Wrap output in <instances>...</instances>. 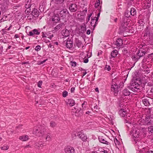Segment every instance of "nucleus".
Here are the masks:
<instances>
[{"mask_svg":"<svg viewBox=\"0 0 153 153\" xmlns=\"http://www.w3.org/2000/svg\"><path fill=\"white\" fill-rule=\"evenodd\" d=\"M146 110V116L145 119L143 120V124L147 126L153 125V109L152 108H147Z\"/></svg>","mask_w":153,"mask_h":153,"instance_id":"f257e3e1","label":"nucleus"},{"mask_svg":"<svg viewBox=\"0 0 153 153\" xmlns=\"http://www.w3.org/2000/svg\"><path fill=\"white\" fill-rule=\"evenodd\" d=\"M46 130L44 126L39 125L33 128V134L37 137H42L45 135Z\"/></svg>","mask_w":153,"mask_h":153,"instance_id":"f03ea898","label":"nucleus"},{"mask_svg":"<svg viewBox=\"0 0 153 153\" xmlns=\"http://www.w3.org/2000/svg\"><path fill=\"white\" fill-rule=\"evenodd\" d=\"M141 82L139 79H136L134 80H132L130 83L131 86V90L134 92L137 91L138 90L142 88L140 85Z\"/></svg>","mask_w":153,"mask_h":153,"instance_id":"7ed1b4c3","label":"nucleus"},{"mask_svg":"<svg viewBox=\"0 0 153 153\" xmlns=\"http://www.w3.org/2000/svg\"><path fill=\"white\" fill-rule=\"evenodd\" d=\"M140 131L139 129L134 126L132 130L131 131V134H132L133 137L136 138H139L140 136Z\"/></svg>","mask_w":153,"mask_h":153,"instance_id":"20e7f679","label":"nucleus"},{"mask_svg":"<svg viewBox=\"0 0 153 153\" xmlns=\"http://www.w3.org/2000/svg\"><path fill=\"white\" fill-rule=\"evenodd\" d=\"M68 13L69 12L68 10L66 9H65L59 12L58 14L60 17H62V19H64L65 18L66 16L68 15Z\"/></svg>","mask_w":153,"mask_h":153,"instance_id":"39448f33","label":"nucleus"},{"mask_svg":"<svg viewBox=\"0 0 153 153\" xmlns=\"http://www.w3.org/2000/svg\"><path fill=\"white\" fill-rule=\"evenodd\" d=\"M64 151L65 153H74L75 152L74 148L70 146L65 147Z\"/></svg>","mask_w":153,"mask_h":153,"instance_id":"423d86ee","label":"nucleus"},{"mask_svg":"<svg viewBox=\"0 0 153 153\" xmlns=\"http://www.w3.org/2000/svg\"><path fill=\"white\" fill-rule=\"evenodd\" d=\"M77 136L83 141H85L87 139V136L85 135L82 131L77 133Z\"/></svg>","mask_w":153,"mask_h":153,"instance_id":"0eeeda50","label":"nucleus"},{"mask_svg":"<svg viewBox=\"0 0 153 153\" xmlns=\"http://www.w3.org/2000/svg\"><path fill=\"white\" fill-rule=\"evenodd\" d=\"M111 90L114 92L115 94H117L118 92V86L115 84H113L111 86Z\"/></svg>","mask_w":153,"mask_h":153,"instance_id":"6e6552de","label":"nucleus"},{"mask_svg":"<svg viewBox=\"0 0 153 153\" xmlns=\"http://www.w3.org/2000/svg\"><path fill=\"white\" fill-rule=\"evenodd\" d=\"M99 141L103 144L105 145L110 146V143L108 141L105 140L102 137H99L98 138Z\"/></svg>","mask_w":153,"mask_h":153,"instance_id":"1a4fd4ad","label":"nucleus"},{"mask_svg":"<svg viewBox=\"0 0 153 153\" xmlns=\"http://www.w3.org/2000/svg\"><path fill=\"white\" fill-rule=\"evenodd\" d=\"M69 10L72 12L76 11L77 9V5L75 4H71L69 7Z\"/></svg>","mask_w":153,"mask_h":153,"instance_id":"9d476101","label":"nucleus"},{"mask_svg":"<svg viewBox=\"0 0 153 153\" xmlns=\"http://www.w3.org/2000/svg\"><path fill=\"white\" fill-rule=\"evenodd\" d=\"M39 11L36 8H34L32 11L31 14L35 17H36L38 16L39 15Z\"/></svg>","mask_w":153,"mask_h":153,"instance_id":"9b49d317","label":"nucleus"},{"mask_svg":"<svg viewBox=\"0 0 153 153\" xmlns=\"http://www.w3.org/2000/svg\"><path fill=\"white\" fill-rule=\"evenodd\" d=\"M62 34L65 37L69 36L70 34L69 30L66 29H63L62 31Z\"/></svg>","mask_w":153,"mask_h":153,"instance_id":"f8f14e48","label":"nucleus"},{"mask_svg":"<svg viewBox=\"0 0 153 153\" xmlns=\"http://www.w3.org/2000/svg\"><path fill=\"white\" fill-rule=\"evenodd\" d=\"M39 30L36 29H34L32 31L29 32V35L30 36H32L34 34L39 35L40 33V32L39 31Z\"/></svg>","mask_w":153,"mask_h":153,"instance_id":"ddd939ff","label":"nucleus"},{"mask_svg":"<svg viewBox=\"0 0 153 153\" xmlns=\"http://www.w3.org/2000/svg\"><path fill=\"white\" fill-rule=\"evenodd\" d=\"M58 14L52 16V20L54 22L57 23L60 20Z\"/></svg>","mask_w":153,"mask_h":153,"instance_id":"4468645a","label":"nucleus"},{"mask_svg":"<svg viewBox=\"0 0 153 153\" xmlns=\"http://www.w3.org/2000/svg\"><path fill=\"white\" fill-rule=\"evenodd\" d=\"M119 114L120 116L122 117H125L127 114V113L126 111L124 109H121L119 111Z\"/></svg>","mask_w":153,"mask_h":153,"instance_id":"2eb2a0df","label":"nucleus"},{"mask_svg":"<svg viewBox=\"0 0 153 153\" xmlns=\"http://www.w3.org/2000/svg\"><path fill=\"white\" fill-rule=\"evenodd\" d=\"M73 41L71 39L68 40L66 42V46L69 48H72L73 46Z\"/></svg>","mask_w":153,"mask_h":153,"instance_id":"dca6fc26","label":"nucleus"},{"mask_svg":"<svg viewBox=\"0 0 153 153\" xmlns=\"http://www.w3.org/2000/svg\"><path fill=\"white\" fill-rule=\"evenodd\" d=\"M52 134L50 133H48L45 137L46 142L49 141L51 140Z\"/></svg>","mask_w":153,"mask_h":153,"instance_id":"f3484780","label":"nucleus"},{"mask_svg":"<svg viewBox=\"0 0 153 153\" xmlns=\"http://www.w3.org/2000/svg\"><path fill=\"white\" fill-rule=\"evenodd\" d=\"M146 53V52L145 51L143 50H140L138 51V52L137 53V55L140 58V57L143 56Z\"/></svg>","mask_w":153,"mask_h":153,"instance_id":"a211bd4d","label":"nucleus"},{"mask_svg":"<svg viewBox=\"0 0 153 153\" xmlns=\"http://www.w3.org/2000/svg\"><path fill=\"white\" fill-rule=\"evenodd\" d=\"M19 139L22 141H25L28 140L29 137L27 135H23L20 136Z\"/></svg>","mask_w":153,"mask_h":153,"instance_id":"6ab92c4d","label":"nucleus"},{"mask_svg":"<svg viewBox=\"0 0 153 153\" xmlns=\"http://www.w3.org/2000/svg\"><path fill=\"white\" fill-rule=\"evenodd\" d=\"M131 92L128 89H124L122 92V94L124 96H127L129 95Z\"/></svg>","mask_w":153,"mask_h":153,"instance_id":"aec40b11","label":"nucleus"},{"mask_svg":"<svg viewBox=\"0 0 153 153\" xmlns=\"http://www.w3.org/2000/svg\"><path fill=\"white\" fill-rule=\"evenodd\" d=\"M142 102L145 106H148L150 105L149 99L144 98L142 100Z\"/></svg>","mask_w":153,"mask_h":153,"instance_id":"412c9836","label":"nucleus"},{"mask_svg":"<svg viewBox=\"0 0 153 153\" xmlns=\"http://www.w3.org/2000/svg\"><path fill=\"white\" fill-rule=\"evenodd\" d=\"M123 44V40L120 39H117L115 42V44L118 46H120Z\"/></svg>","mask_w":153,"mask_h":153,"instance_id":"4be33fe9","label":"nucleus"},{"mask_svg":"<svg viewBox=\"0 0 153 153\" xmlns=\"http://www.w3.org/2000/svg\"><path fill=\"white\" fill-rule=\"evenodd\" d=\"M75 102L72 99H70L68 101V102H67V104L68 105L70 106H72L74 105L75 104Z\"/></svg>","mask_w":153,"mask_h":153,"instance_id":"5701e85b","label":"nucleus"},{"mask_svg":"<svg viewBox=\"0 0 153 153\" xmlns=\"http://www.w3.org/2000/svg\"><path fill=\"white\" fill-rule=\"evenodd\" d=\"M64 26V25L63 23H60L56 26L54 28V29L55 30H57L60 29L63 27Z\"/></svg>","mask_w":153,"mask_h":153,"instance_id":"b1692460","label":"nucleus"},{"mask_svg":"<svg viewBox=\"0 0 153 153\" xmlns=\"http://www.w3.org/2000/svg\"><path fill=\"white\" fill-rule=\"evenodd\" d=\"M130 13L131 15L133 16H134L136 14V11L135 8H131V9Z\"/></svg>","mask_w":153,"mask_h":153,"instance_id":"393cba45","label":"nucleus"},{"mask_svg":"<svg viewBox=\"0 0 153 153\" xmlns=\"http://www.w3.org/2000/svg\"><path fill=\"white\" fill-rule=\"evenodd\" d=\"M118 53L117 51L116 50L113 51L111 53V56L112 57H115Z\"/></svg>","mask_w":153,"mask_h":153,"instance_id":"a878e982","label":"nucleus"},{"mask_svg":"<svg viewBox=\"0 0 153 153\" xmlns=\"http://www.w3.org/2000/svg\"><path fill=\"white\" fill-rule=\"evenodd\" d=\"M76 43L77 46L79 48L81 46L82 43L78 39H76Z\"/></svg>","mask_w":153,"mask_h":153,"instance_id":"bb28decb","label":"nucleus"},{"mask_svg":"<svg viewBox=\"0 0 153 153\" xmlns=\"http://www.w3.org/2000/svg\"><path fill=\"white\" fill-rule=\"evenodd\" d=\"M55 3L57 4H62L65 0H53Z\"/></svg>","mask_w":153,"mask_h":153,"instance_id":"cd10ccee","label":"nucleus"},{"mask_svg":"<svg viewBox=\"0 0 153 153\" xmlns=\"http://www.w3.org/2000/svg\"><path fill=\"white\" fill-rule=\"evenodd\" d=\"M30 1L29 0L27 2V3L25 5V7L27 9L31 7Z\"/></svg>","mask_w":153,"mask_h":153,"instance_id":"c85d7f7f","label":"nucleus"},{"mask_svg":"<svg viewBox=\"0 0 153 153\" xmlns=\"http://www.w3.org/2000/svg\"><path fill=\"white\" fill-rule=\"evenodd\" d=\"M132 59L133 60L135 61L136 62L139 59V57L137 55L136 56L135 55H133L132 56Z\"/></svg>","mask_w":153,"mask_h":153,"instance_id":"c756f323","label":"nucleus"},{"mask_svg":"<svg viewBox=\"0 0 153 153\" xmlns=\"http://www.w3.org/2000/svg\"><path fill=\"white\" fill-rule=\"evenodd\" d=\"M81 27V30L82 31V33H84L86 30V25L84 24Z\"/></svg>","mask_w":153,"mask_h":153,"instance_id":"7c9ffc66","label":"nucleus"},{"mask_svg":"<svg viewBox=\"0 0 153 153\" xmlns=\"http://www.w3.org/2000/svg\"><path fill=\"white\" fill-rule=\"evenodd\" d=\"M78 107L76 106V107H74V108L75 110H76V111H75L76 113H79V114H80V113L82 114V111H81V109L80 108H78Z\"/></svg>","mask_w":153,"mask_h":153,"instance_id":"2f4dec72","label":"nucleus"},{"mask_svg":"<svg viewBox=\"0 0 153 153\" xmlns=\"http://www.w3.org/2000/svg\"><path fill=\"white\" fill-rule=\"evenodd\" d=\"M148 130L152 134H153V126H150L149 127Z\"/></svg>","mask_w":153,"mask_h":153,"instance_id":"473e14b6","label":"nucleus"},{"mask_svg":"<svg viewBox=\"0 0 153 153\" xmlns=\"http://www.w3.org/2000/svg\"><path fill=\"white\" fill-rule=\"evenodd\" d=\"M56 125L55 122L53 121H51L50 123V126L52 127H55Z\"/></svg>","mask_w":153,"mask_h":153,"instance_id":"72a5a7b5","label":"nucleus"},{"mask_svg":"<svg viewBox=\"0 0 153 153\" xmlns=\"http://www.w3.org/2000/svg\"><path fill=\"white\" fill-rule=\"evenodd\" d=\"M2 150H6L9 149V146L7 145H4L3 147H1Z\"/></svg>","mask_w":153,"mask_h":153,"instance_id":"f704fd0d","label":"nucleus"},{"mask_svg":"<svg viewBox=\"0 0 153 153\" xmlns=\"http://www.w3.org/2000/svg\"><path fill=\"white\" fill-rule=\"evenodd\" d=\"M100 4V1L99 0H98V1H97L96 3H95V7H98L99 6Z\"/></svg>","mask_w":153,"mask_h":153,"instance_id":"c9c22d12","label":"nucleus"},{"mask_svg":"<svg viewBox=\"0 0 153 153\" xmlns=\"http://www.w3.org/2000/svg\"><path fill=\"white\" fill-rule=\"evenodd\" d=\"M68 95V92L66 91H64L63 92L62 96L64 97H66Z\"/></svg>","mask_w":153,"mask_h":153,"instance_id":"e433bc0d","label":"nucleus"},{"mask_svg":"<svg viewBox=\"0 0 153 153\" xmlns=\"http://www.w3.org/2000/svg\"><path fill=\"white\" fill-rule=\"evenodd\" d=\"M129 12H128L127 11L125 13V16L126 17L128 18V17L130 16Z\"/></svg>","mask_w":153,"mask_h":153,"instance_id":"4c0bfd02","label":"nucleus"},{"mask_svg":"<svg viewBox=\"0 0 153 153\" xmlns=\"http://www.w3.org/2000/svg\"><path fill=\"white\" fill-rule=\"evenodd\" d=\"M71 65L72 66L75 67L76 66V62L73 61H71Z\"/></svg>","mask_w":153,"mask_h":153,"instance_id":"58836bf2","label":"nucleus"},{"mask_svg":"<svg viewBox=\"0 0 153 153\" xmlns=\"http://www.w3.org/2000/svg\"><path fill=\"white\" fill-rule=\"evenodd\" d=\"M95 22V20L94 19V18L92 19L91 20V24L92 26H93V25L94 24Z\"/></svg>","mask_w":153,"mask_h":153,"instance_id":"ea45409f","label":"nucleus"},{"mask_svg":"<svg viewBox=\"0 0 153 153\" xmlns=\"http://www.w3.org/2000/svg\"><path fill=\"white\" fill-rule=\"evenodd\" d=\"M42 81H39L38 83V86L39 88H41V86L42 85Z\"/></svg>","mask_w":153,"mask_h":153,"instance_id":"a19ab883","label":"nucleus"},{"mask_svg":"<svg viewBox=\"0 0 153 153\" xmlns=\"http://www.w3.org/2000/svg\"><path fill=\"white\" fill-rule=\"evenodd\" d=\"M41 49V46L40 45H38L35 48V50L37 51H39Z\"/></svg>","mask_w":153,"mask_h":153,"instance_id":"79ce46f5","label":"nucleus"},{"mask_svg":"<svg viewBox=\"0 0 153 153\" xmlns=\"http://www.w3.org/2000/svg\"><path fill=\"white\" fill-rule=\"evenodd\" d=\"M99 150L100 151V152H102L105 153H108V152L107 151L105 150L104 149H102V148H100V149H99Z\"/></svg>","mask_w":153,"mask_h":153,"instance_id":"37998d69","label":"nucleus"},{"mask_svg":"<svg viewBox=\"0 0 153 153\" xmlns=\"http://www.w3.org/2000/svg\"><path fill=\"white\" fill-rule=\"evenodd\" d=\"M98 106L96 104H94V111H97Z\"/></svg>","mask_w":153,"mask_h":153,"instance_id":"c03bdc74","label":"nucleus"},{"mask_svg":"<svg viewBox=\"0 0 153 153\" xmlns=\"http://www.w3.org/2000/svg\"><path fill=\"white\" fill-rule=\"evenodd\" d=\"M72 138L73 139H75L76 138V134L74 133H73L71 135Z\"/></svg>","mask_w":153,"mask_h":153,"instance_id":"a18cd8bd","label":"nucleus"},{"mask_svg":"<svg viewBox=\"0 0 153 153\" xmlns=\"http://www.w3.org/2000/svg\"><path fill=\"white\" fill-rule=\"evenodd\" d=\"M124 119L125 120V121L126 123H130V120H129L126 119L125 118H124Z\"/></svg>","mask_w":153,"mask_h":153,"instance_id":"49530a36","label":"nucleus"},{"mask_svg":"<svg viewBox=\"0 0 153 153\" xmlns=\"http://www.w3.org/2000/svg\"><path fill=\"white\" fill-rule=\"evenodd\" d=\"M29 148H31V146L29 145H27L24 147V149Z\"/></svg>","mask_w":153,"mask_h":153,"instance_id":"de8ad7c7","label":"nucleus"},{"mask_svg":"<svg viewBox=\"0 0 153 153\" xmlns=\"http://www.w3.org/2000/svg\"><path fill=\"white\" fill-rule=\"evenodd\" d=\"M126 119H127L128 120H130V117L129 116H127V114L126 116H125V118Z\"/></svg>","mask_w":153,"mask_h":153,"instance_id":"09e8293b","label":"nucleus"},{"mask_svg":"<svg viewBox=\"0 0 153 153\" xmlns=\"http://www.w3.org/2000/svg\"><path fill=\"white\" fill-rule=\"evenodd\" d=\"M88 59H85L84 60L83 62L85 63H87L88 62Z\"/></svg>","mask_w":153,"mask_h":153,"instance_id":"8fccbe9b","label":"nucleus"},{"mask_svg":"<svg viewBox=\"0 0 153 153\" xmlns=\"http://www.w3.org/2000/svg\"><path fill=\"white\" fill-rule=\"evenodd\" d=\"M87 12V8H85V9L82 12V13H84L85 15V13H86Z\"/></svg>","mask_w":153,"mask_h":153,"instance_id":"3c124183","label":"nucleus"},{"mask_svg":"<svg viewBox=\"0 0 153 153\" xmlns=\"http://www.w3.org/2000/svg\"><path fill=\"white\" fill-rule=\"evenodd\" d=\"M75 89V88L72 87L71 89V91L72 93H73Z\"/></svg>","mask_w":153,"mask_h":153,"instance_id":"603ef678","label":"nucleus"},{"mask_svg":"<svg viewBox=\"0 0 153 153\" xmlns=\"http://www.w3.org/2000/svg\"><path fill=\"white\" fill-rule=\"evenodd\" d=\"M106 68L108 71H109L111 69L110 67L109 66H108L107 67H106Z\"/></svg>","mask_w":153,"mask_h":153,"instance_id":"864d4df0","label":"nucleus"},{"mask_svg":"<svg viewBox=\"0 0 153 153\" xmlns=\"http://www.w3.org/2000/svg\"><path fill=\"white\" fill-rule=\"evenodd\" d=\"M97 21H95V24L93 25V27H94V28H95V27L96 26L97 24Z\"/></svg>","mask_w":153,"mask_h":153,"instance_id":"5fc2aeb1","label":"nucleus"},{"mask_svg":"<svg viewBox=\"0 0 153 153\" xmlns=\"http://www.w3.org/2000/svg\"><path fill=\"white\" fill-rule=\"evenodd\" d=\"M91 33V30H88L87 31L86 33L87 34H90Z\"/></svg>","mask_w":153,"mask_h":153,"instance_id":"6e6d98bb","label":"nucleus"},{"mask_svg":"<svg viewBox=\"0 0 153 153\" xmlns=\"http://www.w3.org/2000/svg\"><path fill=\"white\" fill-rule=\"evenodd\" d=\"M91 16V14H90L88 16V22L90 20V18Z\"/></svg>","mask_w":153,"mask_h":153,"instance_id":"4d7b16f0","label":"nucleus"},{"mask_svg":"<svg viewBox=\"0 0 153 153\" xmlns=\"http://www.w3.org/2000/svg\"><path fill=\"white\" fill-rule=\"evenodd\" d=\"M147 85L149 86H152H152H153L152 85V84L151 83V82H148V83H147Z\"/></svg>","mask_w":153,"mask_h":153,"instance_id":"13d9d810","label":"nucleus"},{"mask_svg":"<svg viewBox=\"0 0 153 153\" xmlns=\"http://www.w3.org/2000/svg\"><path fill=\"white\" fill-rule=\"evenodd\" d=\"M29 64V62H23L22 63V64Z\"/></svg>","mask_w":153,"mask_h":153,"instance_id":"bf43d9fd","label":"nucleus"},{"mask_svg":"<svg viewBox=\"0 0 153 153\" xmlns=\"http://www.w3.org/2000/svg\"><path fill=\"white\" fill-rule=\"evenodd\" d=\"M43 63L42 61L39 62H38V65H41Z\"/></svg>","mask_w":153,"mask_h":153,"instance_id":"052dcab7","label":"nucleus"},{"mask_svg":"<svg viewBox=\"0 0 153 153\" xmlns=\"http://www.w3.org/2000/svg\"><path fill=\"white\" fill-rule=\"evenodd\" d=\"M42 37L43 38H44V37H46V36H45V34L44 33V32H42Z\"/></svg>","mask_w":153,"mask_h":153,"instance_id":"680f3d73","label":"nucleus"},{"mask_svg":"<svg viewBox=\"0 0 153 153\" xmlns=\"http://www.w3.org/2000/svg\"><path fill=\"white\" fill-rule=\"evenodd\" d=\"M116 142L114 141L116 145L117 144H118L119 143V141L117 140L116 139Z\"/></svg>","mask_w":153,"mask_h":153,"instance_id":"e2e57ef3","label":"nucleus"},{"mask_svg":"<svg viewBox=\"0 0 153 153\" xmlns=\"http://www.w3.org/2000/svg\"><path fill=\"white\" fill-rule=\"evenodd\" d=\"M95 91H96V92H99V90H98V88H96L95 89Z\"/></svg>","mask_w":153,"mask_h":153,"instance_id":"0e129e2a","label":"nucleus"},{"mask_svg":"<svg viewBox=\"0 0 153 153\" xmlns=\"http://www.w3.org/2000/svg\"><path fill=\"white\" fill-rule=\"evenodd\" d=\"M14 36L16 38H18L19 37L18 35L17 34H15Z\"/></svg>","mask_w":153,"mask_h":153,"instance_id":"69168bd1","label":"nucleus"},{"mask_svg":"<svg viewBox=\"0 0 153 153\" xmlns=\"http://www.w3.org/2000/svg\"><path fill=\"white\" fill-rule=\"evenodd\" d=\"M147 153H153V151H149Z\"/></svg>","mask_w":153,"mask_h":153,"instance_id":"338daca9","label":"nucleus"},{"mask_svg":"<svg viewBox=\"0 0 153 153\" xmlns=\"http://www.w3.org/2000/svg\"><path fill=\"white\" fill-rule=\"evenodd\" d=\"M91 113V112L90 111H87L86 112V114H89Z\"/></svg>","mask_w":153,"mask_h":153,"instance_id":"774afa93","label":"nucleus"}]
</instances>
